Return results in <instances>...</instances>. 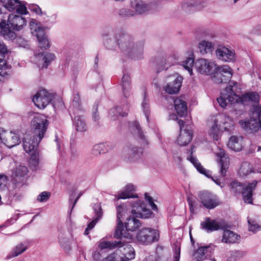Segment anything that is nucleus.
<instances>
[{"instance_id": "obj_32", "label": "nucleus", "mask_w": 261, "mask_h": 261, "mask_svg": "<svg viewBox=\"0 0 261 261\" xmlns=\"http://www.w3.org/2000/svg\"><path fill=\"white\" fill-rule=\"evenodd\" d=\"M81 114H70L71 117L74 116L73 125L76 129L79 132H84L87 129V125Z\"/></svg>"}, {"instance_id": "obj_64", "label": "nucleus", "mask_w": 261, "mask_h": 261, "mask_svg": "<svg viewBox=\"0 0 261 261\" xmlns=\"http://www.w3.org/2000/svg\"><path fill=\"white\" fill-rule=\"evenodd\" d=\"M82 195V193H80L78 196L76 197V198L75 199V200L74 201V202H73V206L72 207V208H73L74 206L75 205V204H76V202L77 201L78 199L80 198V197Z\"/></svg>"}, {"instance_id": "obj_2", "label": "nucleus", "mask_w": 261, "mask_h": 261, "mask_svg": "<svg viewBox=\"0 0 261 261\" xmlns=\"http://www.w3.org/2000/svg\"><path fill=\"white\" fill-rule=\"evenodd\" d=\"M117 45L124 55L131 59L138 60L143 57V44L139 43L135 45L133 38L128 34L119 33Z\"/></svg>"}, {"instance_id": "obj_4", "label": "nucleus", "mask_w": 261, "mask_h": 261, "mask_svg": "<svg viewBox=\"0 0 261 261\" xmlns=\"http://www.w3.org/2000/svg\"><path fill=\"white\" fill-rule=\"evenodd\" d=\"M26 25V20L22 16L11 14L8 19L7 23L4 20L0 22V33L5 38L14 39L16 34L12 30L19 31Z\"/></svg>"}, {"instance_id": "obj_23", "label": "nucleus", "mask_w": 261, "mask_h": 261, "mask_svg": "<svg viewBox=\"0 0 261 261\" xmlns=\"http://www.w3.org/2000/svg\"><path fill=\"white\" fill-rule=\"evenodd\" d=\"M216 55L219 60L225 62H230L235 58V53L233 50L225 47L217 48L216 50Z\"/></svg>"}, {"instance_id": "obj_6", "label": "nucleus", "mask_w": 261, "mask_h": 261, "mask_svg": "<svg viewBox=\"0 0 261 261\" xmlns=\"http://www.w3.org/2000/svg\"><path fill=\"white\" fill-rule=\"evenodd\" d=\"M233 125L232 120L225 114L217 115L214 120V124L211 127L210 135L214 140H218L219 133L223 130H229Z\"/></svg>"}, {"instance_id": "obj_31", "label": "nucleus", "mask_w": 261, "mask_h": 261, "mask_svg": "<svg viewBox=\"0 0 261 261\" xmlns=\"http://www.w3.org/2000/svg\"><path fill=\"white\" fill-rule=\"evenodd\" d=\"M80 103V95L77 94L73 97L71 105L69 108V112L72 115L82 114L83 112Z\"/></svg>"}, {"instance_id": "obj_27", "label": "nucleus", "mask_w": 261, "mask_h": 261, "mask_svg": "<svg viewBox=\"0 0 261 261\" xmlns=\"http://www.w3.org/2000/svg\"><path fill=\"white\" fill-rule=\"evenodd\" d=\"M192 131L189 129H184L181 130L177 142L180 146H185L188 144L192 139Z\"/></svg>"}, {"instance_id": "obj_8", "label": "nucleus", "mask_w": 261, "mask_h": 261, "mask_svg": "<svg viewBox=\"0 0 261 261\" xmlns=\"http://www.w3.org/2000/svg\"><path fill=\"white\" fill-rule=\"evenodd\" d=\"M232 74V70L228 66H218L216 64V68L212 74V80L216 84L226 83L230 81Z\"/></svg>"}, {"instance_id": "obj_35", "label": "nucleus", "mask_w": 261, "mask_h": 261, "mask_svg": "<svg viewBox=\"0 0 261 261\" xmlns=\"http://www.w3.org/2000/svg\"><path fill=\"white\" fill-rule=\"evenodd\" d=\"M135 187L132 184H128L125 187L124 191L119 193L118 195V199H126L129 198L137 197V195L134 194Z\"/></svg>"}, {"instance_id": "obj_48", "label": "nucleus", "mask_w": 261, "mask_h": 261, "mask_svg": "<svg viewBox=\"0 0 261 261\" xmlns=\"http://www.w3.org/2000/svg\"><path fill=\"white\" fill-rule=\"evenodd\" d=\"M38 41L39 42V46L41 48L46 49L50 46L49 41L46 37L38 40Z\"/></svg>"}, {"instance_id": "obj_15", "label": "nucleus", "mask_w": 261, "mask_h": 261, "mask_svg": "<svg viewBox=\"0 0 261 261\" xmlns=\"http://www.w3.org/2000/svg\"><path fill=\"white\" fill-rule=\"evenodd\" d=\"M198 197L202 205L207 209H213L219 204L217 196L207 191L199 192Z\"/></svg>"}, {"instance_id": "obj_26", "label": "nucleus", "mask_w": 261, "mask_h": 261, "mask_svg": "<svg viewBox=\"0 0 261 261\" xmlns=\"http://www.w3.org/2000/svg\"><path fill=\"white\" fill-rule=\"evenodd\" d=\"M140 152L136 147L127 146L124 148L123 155L127 161H135L140 156Z\"/></svg>"}, {"instance_id": "obj_5", "label": "nucleus", "mask_w": 261, "mask_h": 261, "mask_svg": "<svg viewBox=\"0 0 261 261\" xmlns=\"http://www.w3.org/2000/svg\"><path fill=\"white\" fill-rule=\"evenodd\" d=\"M98 247L101 249H114L116 247L121 248L123 247L124 256L120 258V261H129L134 259L135 257V250L131 245L124 244L122 240L119 241H100L98 244Z\"/></svg>"}, {"instance_id": "obj_7", "label": "nucleus", "mask_w": 261, "mask_h": 261, "mask_svg": "<svg viewBox=\"0 0 261 261\" xmlns=\"http://www.w3.org/2000/svg\"><path fill=\"white\" fill-rule=\"evenodd\" d=\"M257 181L254 180L252 182L244 186L243 184L237 181H232L230 186L232 191L236 194H240L242 192L243 198L245 203H252V192L257 185Z\"/></svg>"}, {"instance_id": "obj_53", "label": "nucleus", "mask_w": 261, "mask_h": 261, "mask_svg": "<svg viewBox=\"0 0 261 261\" xmlns=\"http://www.w3.org/2000/svg\"><path fill=\"white\" fill-rule=\"evenodd\" d=\"M248 222L249 225V230L250 231L255 232V231H257L259 228V226L258 224H257L256 223H254V222H252V223H251V221L250 220H248Z\"/></svg>"}, {"instance_id": "obj_50", "label": "nucleus", "mask_w": 261, "mask_h": 261, "mask_svg": "<svg viewBox=\"0 0 261 261\" xmlns=\"http://www.w3.org/2000/svg\"><path fill=\"white\" fill-rule=\"evenodd\" d=\"M29 9L31 11L35 12L37 15L46 14L45 12L43 13L41 9L37 5H32L29 7Z\"/></svg>"}, {"instance_id": "obj_55", "label": "nucleus", "mask_w": 261, "mask_h": 261, "mask_svg": "<svg viewBox=\"0 0 261 261\" xmlns=\"http://www.w3.org/2000/svg\"><path fill=\"white\" fill-rule=\"evenodd\" d=\"M7 181V177L6 175L0 174V188L5 185Z\"/></svg>"}, {"instance_id": "obj_21", "label": "nucleus", "mask_w": 261, "mask_h": 261, "mask_svg": "<svg viewBox=\"0 0 261 261\" xmlns=\"http://www.w3.org/2000/svg\"><path fill=\"white\" fill-rule=\"evenodd\" d=\"M216 160L220 166V173L222 177H224L229 165V158L226 156L224 150L221 149L216 153Z\"/></svg>"}, {"instance_id": "obj_47", "label": "nucleus", "mask_w": 261, "mask_h": 261, "mask_svg": "<svg viewBox=\"0 0 261 261\" xmlns=\"http://www.w3.org/2000/svg\"><path fill=\"white\" fill-rule=\"evenodd\" d=\"M194 59L191 57L187 58L182 62V66L186 69L190 75L192 74V67L194 65Z\"/></svg>"}, {"instance_id": "obj_33", "label": "nucleus", "mask_w": 261, "mask_h": 261, "mask_svg": "<svg viewBox=\"0 0 261 261\" xmlns=\"http://www.w3.org/2000/svg\"><path fill=\"white\" fill-rule=\"evenodd\" d=\"M130 75L128 73L124 74L122 79L121 86L123 95L126 98L128 97L130 95Z\"/></svg>"}, {"instance_id": "obj_19", "label": "nucleus", "mask_w": 261, "mask_h": 261, "mask_svg": "<svg viewBox=\"0 0 261 261\" xmlns=\"http://www.w3.org/2000/svg\"><path fill=\"white\" fill-rule=\"evenodd\" d=\"M173 80L168 83L164 87V90L166 93L169 94H175L180 90L182 81L181 76L175 75L172 76Z\"/></svg>"}, {"instance_id": "obj_43", "label": "nucleus", "mask_w": 261, "mask_h": 261, "mask_svg": "<svg viewBox=\"0 0 261 261\" xmlns=\"http://www.w3.org/2000/svg\"><path fill=\"white\" fill-rule=\"evenodd\" d=\"M253 172V168L250 164L248 162H244L242 164L239 170V174L240 176L243 177Z\"/></svg>"}, {"instance_id": "obj_61", "label": "nucleus", "mask_w": 261, "mask_h": 261, "mask_svg": "<svg viewBox=\"0 0 261 261\" xmlns=\"http://www.w3.org/2000/svg\"><path fill=\"white\" fill-rule=\"evenodd\" d=\"M155 261H167V259L166 257L164 256H158L156 258Z\"/></svg>"}, {"instance_id": "obj_45", "label": "nucleus", "mask_w": 261, "mask_h": 261, "mask_svg": "<svg viewBox=\"0 0 261 261\" xmlns=\"http://www.w3.org/2000/svg\"><path fill=\"white\" fill-rule=\"evenodd\" d=\"M108 151V148L107 145L104 143H100L93 146L92 153L95 155H97L101 153H106Z\"/></svg>"}, {"instance_id": "obj_39", "label": "nucleus", "mask_w": 261, "mask_h": 261, "mask_svg": "<svg viewBox=\"0 0 261 261\" xmlns=\"http://www.w3.org/2000/svg\"><path fill=\"white\" fill-rule=\"evenodd\" d=\"M27 249V246L23 243L16 246L11 252L7 256L6 259H9L12 257L17 256L24 252Z\"/></svg>"}, {"instance_id": "obj_22", "label": "nucleus", "mask_w": 261, "mask_h": 261, "mask_svg": "<svg viewBox=\"0 0 261 261\" xmlns=\"http://www.w3.org/2000/svg\"><path fill=\"white\" fill-rule=\"evenodd\" d=\"M229 226L226 223V227L224 229H221L223 231L221 241L226 244H234L239 242L241 237L233 231L228 228Z\"/></svg>"}, {"instance_id": "obj_34", "label": "nucleus", "mask_w": 261, "mask_h": 261, "mask_svg": "<svg viewBox=\"0 0 261 261\" xmlns=\"http://www.w3.org/2000/svg\"><path fill=\"white\" fill-rule=\"evenodd\" d=\"M128 106L126 105L122 108L121 107H117L112 109L109 112L110 116L113 120H115L117 116L124 117L127 115Z\"/></svg>"}, {"instance_id": "obj_11", "label": "nucleus", "mask_w": 261, "mask_h": 261, "mask_svg": "<svg viewBox=\"0 0 261 261\" xmlns=\"http://www.w3.org/2000/svg\"><path fill=\"white\" fill-rule=\"evenodd\" d=\"M126 211L127 208L124 204L120 205L117 207V226L114 234L116 238H131V236L129 234H126L125 230L123 228L122 221L121 220Z\"/></svg>"}, {"instance_id": "obj_38", "label": "nucleus", "mask_w": 261, "mask_h": 261, "mask_svg": "<svg viewBox=\"0 0 261 261\" xmlns=\"http://www.w3.org/2000/svg\"><path fill=\"white\" fill-rule=\"evenodd\" d=\"M132 7L137 14H141L148 10V6L142 1H134L132 2Z\"/></svg>"}, {"instance_id": "obj_58", "label": "nucleus", "mask_w": 261, "mask_h": 261, "mask_svg": "<svg viewBox=\"0 0 261 261\" xmlns=\"http://www.w3.org/2000/svg\"><path fill=\"white\" fill-rule=\"evenodd\" d=\"M174 161L177 163H180L182 161V159L180 156L177 155V154H174L173 155Z\"/></svg>"}, {"instance_id": "obj_63", "label": "nucleus", "mask_w": 261, "mask_h": 261, "mask_svg": "<svg viewBox=\"0 0 261 261\" xmlns=\"http://www.w3.org/2000/svg\"><path fill=\"white\" fill-rule=\"evenodd\" d=\"M6 74V71L4 70L3 68H2L1 67H0V75L4 76Z\"/></svg>"}, {"instance_id": "obj_42", "label": "nucleus", "mask_w": 261, "mask_h": 261, "mask_svg": "<svg viewBox=\"0 0 261 261\" xmlns=\"http://www.w3.org/2000/svg\"><path fill=\"white\" fill-rule=\"evenodd\" d=\"M213 47L214 45L211 42L203 40L199 43V49L202 54L211 53Z\"/></svg>"}, {"instance_id": "obj_10", "label": "nucleus", "mask_w": 261, "mask_h": 261, "mask_svg": "<svg viewBox=\"0 0 261 261\" xmlns=\"http://www.w3.org/2000/svg\"><path fill=\"white\" fill-rule=\"evenodd\" d=\"M159 237L158 230L150 228H143L138 232L136 237L138 241L148 244L158 241Z\"/></svg>"}, {"instance_id": "obj_20", "label": "nucleus", "mask_w": 261, "mask_h": 261, "mask_svg": "<svg viewBox=\"0 0 261 261\" xmlns=\"http://www.w3.org/2000/svg\"><path fill=\"white\" fill-rule=\"evenodd\" d=\"M55 58L54 54L48 52H43L35 56L36 63L41 68H47Z\"/></svg>"}, {"instance_id": "obj_57", "label": "nucleus", "mask_w": 261, "mask_h": 261, "mask_svg": "<svg viewBox=\"0 0 261 261\" xmlns=\"http://www.w3.org/2000/svg\"><path fill=\"white\" fill-rule=\"evenodd\" d=\"M180 259V249H177L175 251L173 261H179Z\"/></svg>"}, {"instance_id": "obj_18", "label": "nucleus", "mask_w": 261, "mask_h": 261, "mask_svg": "<svg viewBox=\"0 0 261 261\" xmlns=\"http://www.w3.org/2000/svg\"><path fill=\"white\" fill-rule=\"evenodd\" d=\"M226 227V223L224 221L217 222L210 218H206L204 221L201 222V227L207 232H211Z\"/></svg>"}, {"instance_id": "obj_59", "label": "nucleus", "mask_w": 261, "mask_h": 261, "mask_svg": "<svg viewBox=\"0 0 261 261\" xmlns=\"http://www.w3.org/2000/svg\"><path fill=\"white\" fill-rule=\"evenodd\" d=\"M188 203L190 206V209L191 212H193L194 211V206H193V203L191 200H190L189 198L188 199Z\"/></svg>"}, {"instance_id": "obj_56", "label": "nucleus", "mask_w": 261, "mask_h": 261, "mask_svg": "<svg viewBox=\"0 0 261 261\" xmlns=\"http://www.w3.org/2000/svg\"><path fill=\"white\" fill-rule=\"evenodd\" d=\"M93 259L95 261H98L100 259L101 254L99 252L95 251L92 254Z\"/></svg>"}, {"instance_id": "obj_46", "label": "nucleus", "mask_w": 261, "mask_h": 261, "mask_svg": "<svg viewBox=\"0 0 261 261\" xmlns=\"http://www.w3.org/2000/svg\"><path fill=\"white\" fill-rule=\"evenodd\" d=\"M142 108L143 109V112L144 113V115H145L146 119H147V121H148L149 115L150 114V109H149V103H148V100L147 98L146 93L145 92H144V99H143V101L142 103Z\"/></svg>"}, {"instance_id": "obj_52", "label": "nucleus", "mask_w": 261, "mask_h": 261, "mask_svg": "<svg viewBox=\"0 0 261 261\" xmlns=\"http://www.w3.org/2000/svg\"><path fill=\"white\" fill-rule=\"evenodd\" d=\"M145 199L148 201L152 209L154 211L157 210V206L153 202L152 197L148 195L147 193L145 194Z\"/></svg>"}, {"instance_id": "obj_25", "label": "nucleus", "mask_w": 261, "mask_h": 261, "mask_svg": "<svg viewBox=\"0 0 261 261\" xmlns=\"http://www.w3.org/2000/svg\"><path fill=\"white\" fill-rule=\"evenodd\" d=\"M194 147H192L191 148L190 156H188L187 159L194 166L197 171H198L200 173L204 174L208 177H210L211 175V172L204 168L198 162L196 157L192 155L194 151Z\"/></svg>"}, {"instance_id": "obj_54", "label": "nucleus", "mask_w": 261, "mask_h": 261, "mask_svg": "<svg viewBox=\"0 0 261 261\" xmlns=\"http://www.w3.org/2000/svg\"><path fill=\"white\" fill-rule=\"evenodd\" d=\"M107 261H116L118 258L117 254L116 253H113L105 258Z\"/></svg>"}, {"instance_id": "obj_9", "label": "nucleus", "mask_w": 261, "mask_h": 261, "mask_svg": "<svg viewBox=\"0 0 261 261\" xmlns=\"http://www.w3.org/2000/svg\"><path fill=\"white\" fill-rule=\"evenodd\" d=\"M240 97L234 90L233 86L229 85L221 92V96L217 98V101L220 106L224 108L228 103H234L239 100Z\"/></svg>"}, {"instance_id": "obj_29", "label": "nucleus", "mask_w": 261, "mask_h": 261, "mask_svg": "<svg viewBox=\"0 0 261 261\" xmlns=\"http://www.w3.org/2000/svg\"><path fill=\"white\" fill-rule=\"evenodd\" d=\"M30 27L32 35L36 36L37 40L46 37L43 28L40 27L35 19L30 21Z\"/></svg>"}, {"instance_id": "obj_49", "label": "nucleus", "mask_w": 261, "mask_h": 261, "mask_svg": "<svg viewBox=\"0 0 261 261\" xmlns=\"http://www.w3.org/2000/svg\"><path fill=\"white\" fill-rule=\"evenodd\" d=\"M50 194L48 192H43L37 197V200L39 202L46 201L49 198Z\"/></svg>"}, {"instance_id": "obj_60", "label": "nucleus", "mask_w": 261, "mask_h": 261, "mask_svg": "<svg viewBox=\"0 0 261 261\" xmlns=\"http://www.w3.org/2000/svg\"><path fill=\"white\" fill-rule=\"evenodd\" d=\"M178 124L180 126V131L183 130V128L184 127V122L181 120H178Z\"/></svg>"}, {"instance_id": "obj_37", "label": "nucleus", "mask_w": 261, "mask_h": 261, "mask_svg": "<svg viewBox=\"0 0 261 261\" xmlns=\"http://www.w3.org/2000/svg\"><path fill=\"white\" fill-rule=\"evenodd\" d=\"M8 52L7 46L3 42L0 41V67L5 70L9 68V66L7 64L5 59Z\"/></svg>"}, {"instance_id": "obj_13", "label": "nucleus", "mask_w": 261, "mask_h": 261, "mask_svg": "<svg viewBox=\"0 0 261 261\" xmlns=\"http://www.w3.org/2000/svg\"><path fill=\"white\" fill-rule=\"evenodd\" d=\"M3 6L9 11L16 12L20 14H26L27 9L26 3L19 0H0Z\"/></svg>"}, {"instance_id": "obj_62", "label": "nucleus", "mask_w": 261, "mask_h": 261, "mask_svg": "<svg viewBox=\"0 0 261 261\" xmlns=\"http://www.w3.org/2000/svg\"><path fill=\"white\" fill-rule=\"evenodd\" d=\"M92 118L94 121H96L99 119V116L96 112H94L93 113Z\"/></svg>"}, {"instance_id": "obj_12", "label": "nucleus", "mask_w": 261, "mask_h": 261, "mask_svg": "<svg viewBox=\"0 0 261 261\" xmlns=\"http://www.w3.org/2000/svg\"><path fill=\"white\" fill-rule=\"evenodd\" d=\"M0 140L9 148H12L20 143L19 136L12 131L0 128Z\"/></svg>"}, {"instance_id": "obj_1", "label": "nucleus", "mask_w": 261, "mask_h": 261, "mask_svg": "<svg viewBox=\"0 0 261 261\" xmlns=\"http://www.w3.org/2000/svg\"><path fill=\"white\" fill-rule=\"evenodd\" d=\"M34 130L33 134L27 135L23 139L24 151L31 155L30 162L35 165L39 163L37 148L39 143L43 138L47 126V120L43 115L35 116L32 121Z\"/></svg>"}, {"instance_id": "obj_30", "label": "nucleus", "mask_w": 261, "mask_h": 261, "mask_svg": "<svg viewBox=\"0 0 261 261\" xmlns=\"http://www.w3.org/2000/svg\"><path fill=\"white\" fill-rule=\"evenodd\" d=\"M94 210L95 213V218L88 224L87 227L85 230V234L87 235L89 233V231L92 229L95 225L98 220L102 217V212L101 208L99 205H95L94 207Z\"/></svg>"}, {"instance_id": "obj_40", "label": "nucleus", "mask_w": 261, "mask_h": 261, "mask_svg": "<svg viewBox=\"0 0 261 261\" xmlns=\"http://www.w3.org/2000/svg\"><path fill=\"white\" fill-rule=\"evenodd\" d=\"M243 103L252 102L254 103L259 102V96L256 92L248 93L244 94L241 97Z\"/></svg>"}, {"instance_id": "obj_44", "label": "nucleus", "mask_w": 261, "mask_h": 261, "mask_svg": "<svg viewBox=\"0 0 261 261\" xmlns=\"http://www.w3.org/2000/svg\"><path fill=\"white\" fill-rule=\"evenodd\" d=\"M208 248V247L206 246L198 248L194 254V258L196 259L195 261L206 260L207 259H205L204 256L207 253Z\"/></svg>"}, {"instance_id": "obj_17", "label": "nucleus", "mask_w": 261, "mask_h": 261, "mask_svg": "<svg viewBox=\"0 0 261 261\" xmlns=\"http://www.w3.org/2000/svg\"><path fill=\"white\" fill-rule=\"evenodd\" d=\"M28 173V169L25 166L19 165L15 168L12 172V177L16 187H21L25 184Z\"/></svg>"}, {"instance_id": "obj_41", "label": "nucleus", "mask_w": 261, "mask_h": 261, "mask_svg": "<svg viewBox=\"0 0 261 261\" xmlns=\"http://www.w3.org/2000/svg\"><path fill=\"white\" fill-rule=\"evenodd\" d=\"M119 37V33H117L115 36H110L104 39V44L109 49H114L117 45V38Z\"/></svg>"}, {"instance_id": "obj_28", "label": "nucleus", "mask_w": 261, "mask_h": 261, "mask_svg": "<svg viewBox=\"0 0 261 261\" xmlns=\"http://www.w3.org/2000/svg\"><path fill=\"white\" fill-rule=\"evenodd\" d=\"M174 106L175 111L180 117H184L187 114V103L182 99L177 98L174 100Z\"/></svg>"}, {"instance_id": "obj_16", "label": "nucleus", "mask_w": 261, "mask_h": 261, "mask_svg": "<svg viewBox=\"0 0 261 261\" xmlns=\"http://www.w3.org/2000/svg\"><path fill=\"white\" fill-rule=\"evenodd\" d=\"M194 65L198 72L207 75L212 74L216 68L215 62L204 59H200L196 60Z\"/></svg>"}, {"instance_id": "obj_51", "label": "nucleus", "mask_w": 261, "mask_h": 261, "mask_svg": "<svg viewBox=\"0 0 261 261\" xmlns=\"http://www.w3.org/2000/svg\"><path fill=\"white\" fill-rule=\"evenodd\" d=\"M120 15L122 16H132L134 15V13L128 9H122L120 10Z\"/></svg>"}, {"instance_id": "obj_14", "label": "nucleus", "mask_w": 261, "mask_h": 261, "mask_svg": "<svg viewBox=\"0 0 261 261\" xmlns=\"http://www.w3.org/2000/svg\"><path fill=\"white\" fill-rule=\"evenodd\" d=\"M53 95L44 89L37 92L33 98L34 104L40 109L45 108L52 100Z\"/></svg>"}, {"instance_id": "obj_36", "label": "nucleus", "mask_w": 261, "mask_h": 261, "mask_svg": "<svg viewBox=\"0 0 261 261\" xmlns=\"http://www.w3.org/2000/svg\"><path fill=\"white\" fill-rule=\"evenodd\" d=\"M241 141V139L236 136H232L228 142L227 146L232 150L239 151L242 148Z\"/></svg>"}, {"instance_id": "obj_24", "label": "nucleus", "mask_w": 261, "mask_h": 261, "mask_svg": "<svg viewBox=\"0 0 261 261\" xmlns=\"http://www.w3.org/2000/svg\"><path fill=\"white\" fill-rule=\"evenodd\" d=\"M129 127L132 133L136 136L138 139H139L141 145L145 146L148 144V141L145 136L143 135L138 122L134 121L130 123Z\"/></svg>"}, {"instance_id": "obj_3", "label": "nucleus", "mask_w": 261, "mask_h": 261, "mask_svg": "<svg viewBox=\"0 0 261 261\" xmlns=\"http://www.w3.org/2000/svg\"><path fill=\"white\" fill-rule=\"evenodd\" d=\"M131 212L134 217H128L125 223L126 230L130 231L136 230L141 225L140 220L135 217L146 219L150 217L152 214L149 208H146L144 202L141 200H137L132 204Z\"/></svg>"}]
</instances>
